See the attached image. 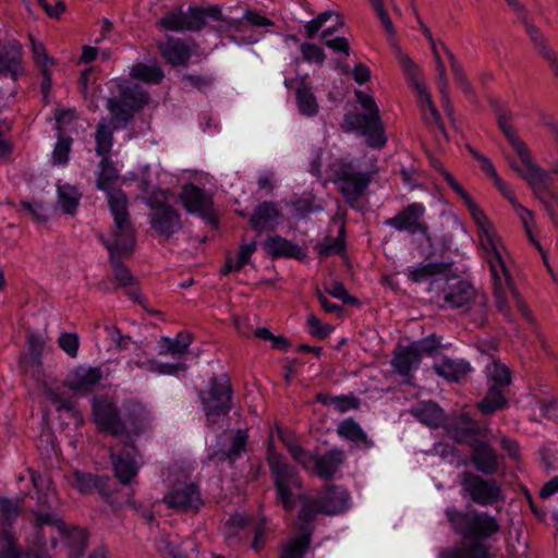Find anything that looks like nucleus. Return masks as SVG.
Segmentation results:
<instances>
[{
    "instance_id": "nucleus-13",
    "label": "nucleus",
    "mask_w": 558,
    "mask_h": 558,
    "mask_svg": "<svg viewBox=\"0 0 558 558\" xmlns=\"http://www.w3.org/2000/svg\"><path fill=\"white\" fill-rule=\"evenodd\" d=\"M206 416H226L232 409V388L229 378H211L208 389L198 393Z\"/></svg>"
},
{
    "instance_id": "nucleus-5",
    "label": "nucleus",
    "mask_w": 558,
    "mask_h": 558,
    "mask_svg": "<svg viewBox=\"0 0 558 558\" xmlns=\"http://www.w3.org/2000/svg\"><path fill=\"white\" fill-rule=\"evenodd\" d=\"M450 433L458 442L472 448L471 459L477 471L486 475L498 471L497 454L489 446L492 434L487 428L478 426L476 421H457Z\"/></svg>"
},
{
    "instance_id": "nucleus-22",
    "label": "nucleus",
    "mask_w": 558,
    "mask_h": 558,
    "mask_svg": "<svg viewBox=\"0 0 558 558\" xmlns=\"http://www.w3.org/2000/svg\"><path fill=\"white\" fill-rule=\"evenodd\" d=\"M65 480L72 488L84 495L92 494L94 490L105 495L109 481L106 476H98L80 470H72L65 474Z\"/></svg>"
},
{
    "instance_id": "nucleus-42",
    "label": "nucleus",
    "mask_w": 558,
    "mask_h": 558,
    "mask_svg": "<svg viewBox=\"0 0 558 558\" xmlns=\"http://www.w3.org/2000/svg\"><path fill=\"white\" fill-rule=\"evenodd\" d=\"M435 60V70H436V78L439 88L440 101L442 108L448 114L452 112V105L449 97V81L447 76L446 65L441 59L440 53H436L434 56Z\"/></svg>"
},
{
    "instance_id": "nucleus-36",
    "label": "nucleus",
    "mask_w": 558,
    "mask_h": 558,
    "mask_svg": "<svg viewBox=\"0 0 558 558\" xmlns=\"http://www.w3.org/2000/svg\"><path fill=\"white\" fill-rule=\"evenodd\" d=\"M421 359L410 345L398 352L391 364L395 371L403 377L408 383L412 377V372L421 364Z\"/></svg>"
},
{
    "instance_id": "nucleus-63",
    "label": "nucleus",
    "mask_w": 558,
    "mask_h": 558,
    "mask_svg": "<svg viewBox=\"0 0 558 558\" xmlns=\"http://www.w3.org/2000/svg\"><path fill=\"white\" fill-rule=\"evenodd\" d=\"M58 344L70 357H76L80 347V339L76 333L62 332L58 338Z\"/></svg>"
},
{
    "instance_id": "nucleus-59",
    "label": "nucleus",
    "mask_w": 558,
    "mask_h": 558,
    "mask_svg": "<svg viewBox=\"0 0 558 558\" xmlns=\"http://www.w3.org/2000/svg\"><path fill=\"white\" fill-rule=\"evenodd\" d=\"M513 209L517 211L521 222L523 223L526 235L529 236L530 241L535 245V247L539 252H543L541 243L532 234V226H534L535 223L533 213L530 209L523 207L521 204L515 206Z\"/></svg>"
},
{
    "instance_id": "nucleus-31",
    "label": "nucleus",
    "mask_w": 558,
    "mask_h": 558,
    "mask_svg": "<svg viewBox=\"0 0 558 558\" xmlns=\"http://www.w3.org/2000/svg\"><path fill=\"white\" fill-rule=\"evenodd\" d=\"M433 369L439 377H442L447 381L454 383L461 381L472 372L469 362L450 357H444L441 361L435 363Z\"/></svg>"
},
{
    "instance_id": "nucleus-23",
    "label": "nucleus",
    "mask_w": 558,
    "mask_h": 558,
    "mask_svg": "<svg viewBox=\"0 0 558 558\" xmlns=\"http://www.w3.org/2000/svg\"><path fill=\"white\" fill-rule=\"evenodd\" d=\"M138 421H96L97 430L108 434L125 446L131 447L141 433Z\"/></svg>"
},
{
    "instance_id": "nucleus-30",
    "label": "nucleus",
    "mask_w": 558,
    "mask_h": 558,
    "mask_svg": "<svg viewBox=\"0 0 558 558\" xmlns=\"http://www.w3.org/2000/svg\"><path fill=\"white\" fill-rule=\"evenodd\" d=\"M102 379V371L98 366L75 367L68 379V387L72 391L87 390L96 386Z\"/></svg>"
},
{
    "instance_id": "nucleus-38",
    "label": "nucleus",
    "mask_w": 558,
    "mask_h": 558,
    "mask_svg": "<svg viewBox=\"0 0 558 558\" xmlns=\"http://www.w3.org/2000/svg\"><path fill=\"white\" fill-rule=\"evenodd\" d=\"M296 104L299 111L303 116L314 117L318 113V102L311 86L306 83L305 77H302L296 88Z\"/></svg>"
},
{
    "instance_id": "nucleus-56",
    "label": "nucleus",
    "mask_w": 558,
    "mask_h": 558,
    "mask_svg": "<svg viewBox=\"0 0 558 558\" xmlns=\"http://www.w3.org/2000/svg\"><path fill=\"white\" fill-rule=\"evenodd\" d=\"M71 146L72 138L65 136L63 133H59L58 141L52 153L53 162L61 166L66 165L69 161Z\"/></svg>"
},
{
    "instance_id": "nucleus-3",
    "label": "nucleus",
    "mask_w": 558,
    "mask_h": 558,
    "mask_svg": "<svg viewBox=\"0 0 558 558\" xmlns=\"http://www.w3.org/2000/svg\"><path fill=\"white\" fill-rule=\"evenodd\" d=\"M34 530L35 542L34 545L38 550L47 546L46 527H50V546L52 549L57 547V536L53 532L64 542L69 548V554L73 558H80L84 555L87 547V532L76 525H68L58 514L50 511L37 510L34 512Z\"/></svg>"
},
{
    "instance_id": "nucleus-28",
    "label": "nucleus",
    "mask_w": 558,
    "mask_h": 558,
    "mask_svg": "<svg viewBox=\"0 0 558 558\" xmlns=\"http://www.w3.org/2000/svg\"><path fill=\"white\" fill-rule=\"evenodd\" d=\"M158 48L162 58L172 66L186 65L192 56L187 44L172 37H167L165 41L159 43Z\"/></svg>"
},
{
    "instance_id": "nucleus-55",
    "label": "nucleus",
    "mask_w": 558,
    "mask_h": 558,
    "mask_svg": "<svg viewBox=\"0 0 558 558\" xmlns=\"http://www.w3.org/2000/svg\"><path fill=\"white\" fill-rule=\"evenodd\" d=\"M300 51L302 54V60L307 63L323 65L326 60V53L324 49L315 44L302 43L300 44Z\"/></svg>"
},
{
    "instance_id": "nucleus-4",
    "label": "nucleus",
    "mask_w": 558,
    "mask_h": 558,
    "mask_svg": "<svg viewBox=\"0 0 558 558\" xmlns=\"http://www.w3.org/2000/svg\"><path fill=\"white\" fill-rule=\"evenodd\" d=\"M446 517L450 522L453 531L459 534L463 539L470 542H462L458 546L449 548L441 554V558L458 548L472 546L475 544L484 545L490 553V546L483 543L484 539L490 538L500 531V524L497 519L485 511H477L475 509L463 512L456 508H448ZM495 558V557H493Z\"/></svg>"
},
{
    "instance_id": "nucleus-15",
    "label": "nucleus",
    "mask_w": 558,
    "mask_h": 558,
    "mask_svg": "<svg viewBox=\"0 0 558 558\" xmlns=\"http://www.w3.org/2000/svg\"><path fill=\"white\" fill-rule=\"evenodd\" d=\"M162 501L178 512H198L204 506L199 487L192 482H177L165 494Z\"/></svg>"
},
{
    "instance_id": "nucleus-61",
    "label": "nucleus",
    "mask_w": 558,
    "mask_h": 558,
    "mask_svg": "<svg viewBox=\"0 0 558 558\" xmlns=\"http://www.w3.org/2000/svg\"><path fill=\"white\" fill-rule=\"evenodd\" d=\"M242 28L244 27V22H246L250 26L257 28H267L274 26V22L269 20L266 15L262 14L256 10L247 9L243 13L242 17Z\"/></svg>"
},
{
    "instance_id": "nucleus-47",
    "label": "nucleus",
    "mask_w": 558,
    "mask_h": 558,
    "mask_svg": "<svg viewBox=\"0 0 558 558\" xmlns=\"http://www.w3.org/2000/svg\"><path fill=\"white\" fill-rule=\"evenodd\" d=\"M318 400L327 405L331 407L335 410L343 413L349 410L357 409L360 405V400L353 395L349 396H327V395H318Z\"/></svg>"
},
{
    "instance_id": "nucleus-19",
    "label": "nucleus",
    "mask_w": 558,
    "mask_h": 558,
    "mask_svg": "<svg viewBox=\"0 0 558 558\" xmlns=\"http://www.w3.org/2000/svg\"><path fill=\"white\" fill-rule=\"evenodd\" d=\"M248 440L247 429L227 430L220 440V448L214 451L209 459L216 462L234 463L246 450Z\"/></svg>"
},
{
    "instance_id": "nucleus-18",
    "label": "nucleus",
    "mask_w": 558,
    "mask_h": 558,
    "mask_svg": "<svg viewBox=\"0 0 558 558\" xmlns=\"http://www.w3.org/2000/svg\"><path fill=\"white\" fill-rule=\"evenodd\" d=\"M425 207L421 203H412L400 210L396 216L385 221L386 226L393 228L399 232L409 234L427 235L428 226L424 221Z\"/></svg>"
},
{
    "instance_id": "nucleus-7",
    "label": "nucleus",
    "mask_w": 558,
    "mask_h": 558,
    "mask_svg": "<svg viewBox=\"0 0 558 558\" xmlns=\"http://www.w3.org/2000/svg\"><path fill=\"white\" fill-rule=\"evenodd\" d=\"M267 464L274 480L278 499L286 510L291 511L295 506L293 492L300 490L303 486L298 471L288 463L284 456L271 448H268L267 451Z\"/></svg>"
},
{
    "instance_id": "nucleus-21",
    "label": "nucleus",
    "mask_w": 558,
    "mask_h": 558,
    "mask_svg": "<svg viewBox=\"0 0 558 558\" xmlns=\"http://www.w3.org/2000/svg\"><path fill=\"white\" fill-rule=\"evenodd\" d=\"M22 72V46L16 40L0 45V76H9L13 81H16Z\"/></svg>"
},
{
    "instance_id": "nucleus-45",
    "label": "nucleus",
    "mask_w": 558,
    "mask_h": 558,
    "mask_svg": "<svg viewBox=\"0 0 558 558\" xmlns=\"http://www.w3.org/2000/svg\"><path fill=\"white\" fill-rule=\"evenodd\" d=\"M130 75L133 78L144 81L150 84H158L163 78V72L158 65H148L144 63H137L132 66Z\"/></svg>"
},
{
    "instance_id": "nucleus-37",
    "label": "nucleus",
    "mask_w": 558,
    "mask_h": 558,
    "mask_svg": "<svg viewBox=\"0 0 558 558\" xmlns=\"http://www.w3.org/2000/svg\"><path fill=\"white\" fill-rule=\"evenodd\" d=\"M416 97H417V101H418L420 109H421L424 121L429 125H432V124L436 125L437 129L442 134H445L444 122L441 120L439 111L437 110V108L432 99V95H430L428 88L417 93Z\"/></svg>"
},
{
    "instance_id": "nucleus-24",
    "label": "nucleus",
    "mask_w": 558,
    "mask_h": 558,
    "mask_svg": "<svg viewBox=\"0 0 558 558\" xmlns=\"http://www.w3.org/2000/svg\"><path fill=\"white\" fill-rule=\"evenodd\" d=\"M263 246L272 259L294 258L296 260H304L307 257L306 252L300 245L280 235L267 238Z\"/></svg>"
},
{
    "instance_id": "nucleus-60",
    "label": "nucleus",
    "mask_w": 558,
    "mask_h": 558,
    "mask_svg": "<svg viewBox=\"0 0 558 558\" xmlns=\"http://www.w3.org/2000/svg\"><path fill=\"white\" fill-rule=\"evenodd\" d=\"M374 8L378 19L380 20L385 31L389 35V41L391 43L392 47L395 48V44H397L395 39V27L392 24L391 19L389 17L387 11L384 8L381 0H368Z\"/></svg>"
},
{
    "instance_id": "nucleus-62",
    "label": "nucleus",
    "mask_w": 558,
    "mask_h": 558,
    "mask_svg": "<svg viewBox=\"0 0 558 558\" xmlns=\"http://www.w3.org/2000/svg\"><path fill=\"white\" fill-rule=\"evenodd\" d=\"M440 345L439 340L435 336L425 337L418 341H414L410 347L416 351L422 360L423 355H432Z\"/></svg>"
},
{
    "instance_id": "nucleus-49",
    "label": "nucleus",
    "mask_w": 558,
    "mask_h": 558,
    "mask_svg": "<svg viewBox=\"0 0 558 558\" xmlns=\"http://www.w3.org/2000/svg\"><path fill=\"white\" fill-rule=\"evenodd\" d=\"M317 513H322L320 504L317 498L308 499L302 505L299 513V530L301 533H312L311 523L315 520Z\"/></svg>"
},
{
    "instance_id": "nucleus-44",
    "label": "nucleus",
    "mask_w": 558,
    "mask_h": 558,
    "mask_svg": "<svg viewBox=\"0 0 558 558\" xmlns=\"http://www.w3.org/2000/svg\"><path fill=\"white\" fill-rule=\"evenodd\" d=\"M58 198L63 211L73 215L80 204L81 193L70 184L59 185Z\"/></svg>"
},
{
    "instance_id": "nucleus-20",
    "label": "nucleus",
    "mask_w": 558,
    "mask_h": 558,
    "mask_svg": "<svg viewBox=\"0 0 558 558\" xmlns=\"http://www.w3.org/2000/svg\"><path fill=\"white\" fill-rule=\"evenodd\" d=\"M180 199L183 207L190 214L208 217L211 213V197L205 190L194 184H186L183 186Z\"/></svg>"
},
{
    "instance_id": "nucleus-8",
    "label": "nucleus",
    "mask_w": 558,
    "mask_h": 558,
    "mask_svg": "<svg viewBox=\"0 0 558 558\" xmlns=\"http://www.w3.org/2000/svg\"><path fill=\"white\" fill-rule=\"evenodd\" d=\"M118 171L109 156L101 157L96 186L107 194L108 206L113 219V225H116V217H118V211L116 210H119L121 217L125 218V222H132L129 213V202L125 193L120 189L113 187V183L118 180Z\"/></svg>"
},
{
    "instance_id": "nucleus-35",
    "label": "nucleus",
    "mask_w": 558,
    "mask_h": 558,
    "mask_svg": "<svg viewBox=\"0 0 558 558\" xmlns=\"http://www.w3.org/2000/svg\"><path fill=\"white\" fill-rule=\"evenodd\" d=\"M485 374L489 389L506 393L512 378L510 369L505 364L499 361H493L486 366Z\"/></svg>"
},
{
    "instance_id": "nucleus-17",
    "label": "nucleus",
    "mask_w": 558,
    "mask_h": 558,
    "mask_svg": "<svg viewBox=\"0 0 558 558\" xmlns=\"http://www.w3.org/2000/svg\"><path fill=\"white\" fill-rule=\"evenodd\" d=\"M147 94L137 85L125 87L119 98H109L107 108L112 117L126 124L135 111L147 102Z\"/></svg>"
},
{
    "instance_id": "nucleus-52",
    "label": "nucleus",
    "mask_w": 558,
    "mask_h": 558,
    "mask_svg": "<svg viewBox=\"0 0 558 558\" xmlns=\"http://www.w3.org/2000/svg\"><path fill=\"white\" fill-rule=\"evenodd\" d=\"M410 413L416 418H440L442 409L434 401H418L412 408Z\"/></svg>"
},
{
    "instance_id": "nucleus-48",
    "label": "nucleus",
    "mask_w": 558,
    "mask_h": 558,
    "mask_svg": "<svg viewBox=\"0 0 558 558\" xmlns=\"http://www.w3.org/2000/svg\"><path fill=\"white\" fill-rule=\"evenodd\" d=\"M344 234L345 227L342 223L338 230V235L336 238L327 236L323 243L317 246L318 255L322 257L341 254L344 251Z\"/></svg>"
},
{
    "instance_id": "nucleus-25",
    "label": "nucleus",
    "mask_w": 558,
    "mask_h": 558,
    "mask_svg": "<svg viewBox=\"0 0 558 558\" xmlns=\"http://www.w3.org/2000/svg\"><path fill=\"white\" fill-rule=\"evenodd\" d=\"M281 211L276 203L263 202L255 207L250 218V225L259 233L263 231H274L279 223Z\"/></svg>"
},
{
    "instance_id": "nucleus-2",
    "label": "nucleus",
    "mask_w": 558,
    "mask_h": 558,
    "mask_svg": "<svg viewBox=\"0 0 558 558\" xmlns=\"http://www.w3.org/2000/svg\"><path fill=\"white\" fill-rule=\"evenodd\" d=\"M116 225L111 229V240L100 236L101 242L109 251L110 263L113 269L114 279L119 282L120 287L126 288L128 295L136 300L138 296L135 287V277L131 274L129 268L121 263L122 257L132 254L136 244V231L133 222H125V218L121 217L117 210Z\"/></svg>"
},
{
    "instance_id": "nucleus-26",
    "label": "nucleus",
    "mask_w": 558,
    "mask_h": 558,
    "mask_svg": "<svg viewBox=\"0 0 558 558\" xmlns=\"http://www.w3.org/2000/svg\"><path fill=\"white\" fill-rule=\"evenodd\" d=\"M345 461V453L343 450L333 448L324 454L314 456L312 462H314L313 473L326 481L331 480L335 474L340 470Z\"/></svg>"
},
{
    "instance_id": "nucleus-57",
    "label": "nucleus",
    "mask_w": 558,
    "mask_h": 558,
    "mask_svg": "<svg viewBox=\"0 0 558 558\" xmlns=\"http://www.w3.org/2000/svg\"><path fill=\"white\" fill-rule=\"evenodd\" d=\"M446 558H493V556L486 546L475 544L458 548L449 553Z\"/></svg>"
},
{
    "instance_id": "nucleus-16",
    "label": "nucleus",
    "mask_w": 558,
    "mask_h": 558,
    "mask_svg": "<svg viewBox=\"0 0 558 558\" xmlns=\"http://www.w3.org/2000/svg\"><path fill=\"white\" fill-rule=\"evenodd\" d=\"M511 168L514 171H517L527 182L534 195L539 199V202L545 207L554 225L557 226V214L554 209L551 201L548 198V191L550 185V177L548 172L543 170L536 163H533L526 168H520L514 163H511Z\"/></svg>"
},
{
    "instance_id": "nucleus-14",
    "label": "nucleus",
    "mask_w": 558,
    "mask_h": 558,
    "mask_svg": "<svg viewBox=\"0 0 558 558\" xmlns=\"http://www.w3.org/2000/svg\"><path fill=\"white\" fill-rule=\"evenodd\" d=\"M461 485L476 505L494 506L502 499L501 488L494 478H484L471 472H463Z\"/></svg>"
},
{
    "instance_id": "nucleus-64",
    "label": "nucleus",
    "mask_w": 558,
    "mask_h": 558,
    "mask_svg": "<svg viewBox=\"0 0 558 558\" xmlns=\"http://www.w3.org/2000/svg\"><path fill=\"white\" fill-rule=\"evenodd\" d=\"M32 47L35 63L41 69L43 73H46L53 65V60L48 57L41 43L33 41Z\"/></svg>"
},
{
    "instance_id": "nucleus-6",
    "label": "nucleus",
    "mask_w": 558,
    "mask_h": 558,
    "mask_svg": "<svg viewBox=\"0 0 558 558\" xmlns=\"http://www.w3.org/2000/svg\"><path fill=\"white\" fill-rule=\"evenodd\" d=\"M357 101L361 104L364 113H350L345 116V123L352 129L361 131L366 137V143L372 148H381L387 138L384 125L379 117V109L374 98L363 92H356Z\"/></svg>"
},
{
    "instance_id": "nucleus-46",
    "label": "nucleus",
    "mask_w": 558,
    "mask_h": 558,
    "mask_svg": "<svg viewBox=\"0 0 558 558\" xmlns=\"http://www.w3.org/2000/svg\"><path fill=\"white\" fill-rule=\"evenodd\" d=\"M94 418H118L119 411L107 396H95L92 402Z\"/></svg>"
},
{
    "instance_id": "nucleus-12",
    "label": "nucleus",
    "mask_w": 558,
    "mask_h": 558,
    "mask_svg": "<svg viewBox=\"0 0 558 558\" xmlns=\"http://www.w3.org/2000/svg\"><path fill=\"white\" fill-rule=\"evenodd\" d=\"M372 181L371 173L359 170L350 161H340L335 170V184L350 206H354Z\"/></svg>"
},
{
    "instance_id": "nucleus-41",
    "label": "nucleus",
    "mask_w": 558,
    "mask_h": 558,
    "mask_svg": "<svg viewBox=\"0 0 558 558\" xmlns=\"http://www.w3.org/2000/svg\"><path fill=\"white\" fill-rule=\"evenodd\" d=\"M114 129L116 128L112 125V123L106 121L105 119L100 120L97 124L95 133V150L98 156H109L113 144Z\"/></svg>"
},
{
    "instance_id": "nucleus-34",
    "label": "nucleus",
    "mask_w": 558,
    "mask_h": 558,
    "mask_svg": "<svg viewBox=\"0 0 558 558\" xmlns=\"http://www.w3.org/2000/svg\"><path fill=\"white\" fill-rule=\"evenodd\" d=\"M448 270V265L445 263H427L421 264L416 267L408 268V278L414 283H422L430 281V286L440 287L442 280L433 279L435 276L441 275Z\"/></svg>"
},
{
    "instance_id": "nucleus-51",
    "label": "nucleus",
    "mask_w": 558,
    "mask_h": 558,
    "mask_svg": "<svg viewBox=\"0 0 558 558\" xmlns=\"http://www.w3.org/2000/svg\"><path fill=\"white\" fill-rule=\"evenodd\" d=\"M337 32V26L326 27L322 34L320 38L325 46L333 50L335 52H343L345 56H349L350 46L349 41L345 37L339 36L331 38L330 36Z\"/></svg>"
},
{
    "instance_id": "nucleus-9",
    "label": "nucleus",
    "mask_w": 558,
    "mask_h": 558,
    "mask_svg": "<svg viewBox=\"0 0 558 558\" xmlns=\"http://www.w3.org/2000/svg\"><path fill=\"white\" fill-rule=\"evenodd\" d=\"M446 288L442 289V308H466L472 305L478 318L475 320L482 325L486 317V305L484 296H478L474 287L464 280H456L450 283L446 280Z\"/></svg>"
},
{
    "instance_id": "nucleus-10",
    "label": "nucleus",
    "mask_w": 558,
    "mask_h": 558,
    "mask_svg": "<svg viewBox=\"0 0 558 558\" xmlns=\"http://www.w3.org/2000/svg\"><path fill=\"white\" fill-rule=\"evenodd\" d=\"M207 19H222V11L219 7L208 8L190 7L187 11H173L160 20V25L172 32H199L206 24Z\"/></svg>"
},
{
    "instance_id": "nucleus-33",
    "label": "nucleus",
    "mask_w": 558,
    "mask_h": 558,
    "mask_svg": "<svg viewBox=\"0 0 558 558\" xmlns=\"http://www.w3.org/2000/svg\"><path fill=\"white\" fill-rule=\"evenodd\" d=\"M395 56L400 63L408 83L414 89L415 94L427 89L428 87L422 78L420 66L401 50L398 44H395Z\"/></svg>"
},
{
    "instance_id": "nucleus-27",
    "label": "nucleus",
    "mask_w": 558,
    "mask_h": 558,
    "mask_svg": "<svg viewBox=\"0 0 558 558\" xmlns=\"http://www.w3.org/2000/svg\"><path fill=\"white\" fill-rule=\"evenodd\" d=\"M498 126L505 134L510 145L519 156L522 162L521 168H526L533 165V160L530 155V150L525 143L518 136L517 131L511 124V114L507 111H501L497 117Z\"/></svg>"
},
{
    "instance_id": "nucleus-53",
    "label": "nucleus",
    "mask_w": 558,
    "mask_h": 558,
    "mask_svg": "<svg viewBox=\"0 0 558 558\" xmlns=\"http://www.w3.org/2000/svg\"><path fill=\"white\" fill-rule=\"evenodd\" d=\"M20 514L19 506L8 499L0 498V526L1 529H8L11 526Z\"/></svg>"
},
{
    "instance_id": "nucleus-29",
    "label": "nucleus",
    "mask_w": 558,
    "mask_h": 558,
    "mask_svg": "<svg viewBox=\"0 0 558 558\" xmlns=\"http://www.w3.org/2000/svg\"><path fill=\"white\" fill-rule=\"evenodd\" d=\"M320 504V512L325 514H338L349 508L350 496L345 488L330 485L326 493L317 498Z\"/></svg>"
},
{
    "instance_id": "nucleus-50",
    "label": "nucleus",
    "mask_w": 558,
    "mask_h": 558,
    "mask_svg": "<svg viewBox=\"0 0 558 558\" xmlns=\"http://www.w3.org/2000/svg\"><path fill=\"white\" fill-rule=\"evenodd\" d=\"M0 558H24L17 538L9 529L0 530Z\"/></svg>"
},
{
    "instance_id": "nucleus-54",
    "label": "nucleus",
    "mask_w": 558,
    "mask_h": 558,
    "mask_svg": "<svg viewBox=\"0 0 558 558\" xmlns=\"http://www.w3.org/2000/svg\"><path fill=\"white\" fill-rule=\"evenodd\" d=\"M338 433L353 442H366V435L355 421H342L338 426Z\"/></svg>"
},
{
    "instance_id": "nucleus-40",
    "label": "nucleus",
    "mask_w": 558,
    "mask_h": 558,
    "mask_svg": "<svg viewBox=\"0 0 558 558\" xmlns=\"http://www.w3.org/2000/svg\"><path fill=\"white\" fill-rule=\"evenodd\" d=\"M312 542V533L289 538L281 547L280 558H303Z\"/></svg>"
},
{
    "instance_id": "nucleus-1",
    "label": "nucleus",
    "mask_w": 558,
    "mask_h": 558,
    "mask_svg": "<svg viewBox=\"0 0 558 558\" xmlns=\"http://www.w3.org/2000/svg\"><path fill=\"white\" fill-rule=\"evenodd\" d=\"M442 175L449 186L463 199L470 214L477 226L480 244L484 251V257L489 266L493 280L494 296L497 310L507 318H510L511 311L509 295L513 298L521 314L530 319L531 312L522 302L518 290L514 287L512 277L506 265V250L500 242L496 229L485 213L473 202L462 185L453 175L442 170Z\"/></svg>"
},
{
    "instance_id": "nucleus-43",
    "label": "nucleus",
    "mask_w": 558,
    "mask_h": 558,
    "mask_svg": "<svg viewBox=\"0 0 558 558\" xmlns=\"http://www.w3.org/2000/svg\"><path fill=\"white\" fill-rule=\"evenodd\" d=\"M507 405L506 393L489 388L484 399L477 403V408L483 415H492L497 410L505 409Z\"/></svg>"
},
{
    "instance_id": "nucleus-32",
    "label": "nucleus",
    "mask_w": 558,
    "mask_h": 558,
    "mask_svg": "<svg viewBox=\"0 0 558 558\" xmlns=\"http://www.w3.org/2000/svg\"><path fill=\"white\" fill-rule=\"evenodd\" d=\"M111 461L114 476L122 485H129L137 476L140 465L130 452L123 451L116 454L111 452Z\"/></svg>"
},
{
    "instance_id": "nucleus-11",
    "label": "nucleus",
    "mask_w": 558,
    "mask_h": 558,
    "mask_svg": "<svg viewBox=\"0 0 558 558\" xmlns=\"http://www.w3.org/2000/svg\"><path fill=\"white\" fill-rule=\"evenodd\" d=\"M146 203L153 209L149 221L158 235L169 239L182 229L181 216L177 209L167 204L165 191L155 192Z\"/></svg>"
},
{
    "instance_id": "nucleus-39",
    "label": "nucleus",
    "mask_w": 558,
    "mask_h": 558,
    "mask_svg": "<svg viewBox=\"0 0 558 558\" xmlns=\"http://www.w3.org/2000/svg\"><path fill=\"white\" fill-rule=\"evenodd\" d=\"M192 342L189 333H178L175 338L171 339L162 337L158 342L159 355H171L173 357H181L187 350Z\"/></svg>"
},
{
    "instance_id": "nucleus-58",
    "label": "nucleus",
    "mask_w": 558,
    "mask_h": 558,
    "mask_svg": "<svg viewBox=\"0 0 558 558\" xmlns=\"http://www.w3.org/2000/svg\"><path fill=\"white\" fill-rule=\"evenodd\" d=\"M518 14V17L524 23L525 25V31L530 37V39L533 41L535 48L538 50V52L544 56V50L546 49H550L547 44H546V39L544 37V35L542 34V32L535 27L534 25L530 24L526 20H525V12L523 11L522 13H517Z\"/></svg>"
}]
</instances>
